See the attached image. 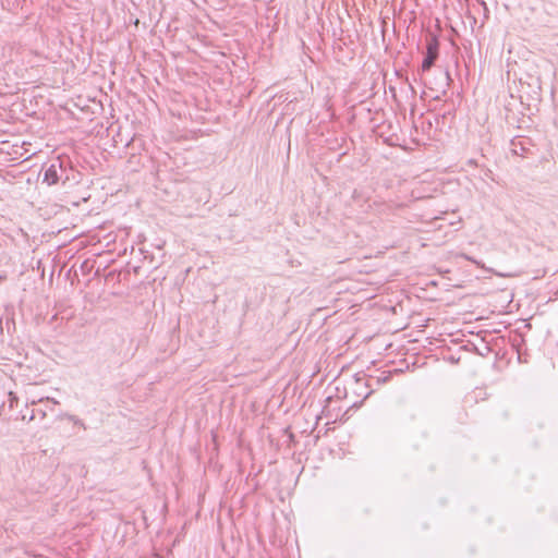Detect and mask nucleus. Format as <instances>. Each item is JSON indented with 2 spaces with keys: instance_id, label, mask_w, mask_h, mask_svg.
Here are the masks:
<instances>
[{
  "instance_id": "obj_1",
  "label": "nucleus",
  "mask_w": 558,
  "mask_h": 558,
  "mask_svg": "<svg viewBox=\"0 0 558 558\" xmlns=\"http://www.w3.org/2000/svg\"><path fill=\"white\" fill-rule=\"evenodd\" d=\"M386 122H388L386 134L389 133V135H386V145L402 146V143L405 142L404 129L409 126L405 110L399 112L395 111L392 118L387 119Z\"/></svg>"
},
{
  "instance_id": "obj_2",
  "label": "nucleus",
  "mask_w": 558,
  "mask_h": 558,
  "mask_svg": "<svg viewBox=\"0 0 558 558\" xmlns=\"http://www.w3.org/2000/svg\"><path fill=\"white\" fill-rule=\"evenodd\" d=\"M438 46L437 38L433 35H428L426 38V54L421 66L423 72L428 71L438 58Z\"/></svg>"
},
{
  "instance_id": "obj_3",
  "label": "nucleus",
  "mask_w": 558,
  "mask_h": 558,
  "mask_svg": "<svg viewBox=\"0 0 558 558\" xmlns=\"http://www.w3.org/2000/svg\"><path fill=\"white\" fill-rule=\"evenodd\" d=\"M65 173V169L60 159L53 160L44 172L43 182L48 185L57 184Z\"/></svg>"
},
{
  "instance_id": "obj_4",
  "label": "nucleus",
  "mask_w": 558,
  "mask_h": 558,
  "mask_svg": "<svg viewBox=\"0 0 558 558\" xmlns=\"http://www.w3.org/2000/svg\"><path fill=\"white\" fill-rule=\"evenodd\" d=\"M380 381H381L380 377H377V378L369 377L367 380L364 381V385L366 388H369L371 391H374V384L379 386Z\"/></svg>"
},
{
  "instance_id": "obj_5",
  "label": "nucleus",
  "mask_w": 558,
  "mask_h": 558,
  "mask_svg": "<svg viewBox=\"0 0 558 558\" xmlns=\"http://www.w3.org/2000/svg\"><path fill=\"white\" fill-rule=\"evenodd\" d=\"M465 258L468 260L472 262L473 264H475L477 267H482V268L484 267L481 262H478V260H476V259H474L472 257L466 256Z\"/></svg>"
},
{
  "instance_id": "obj_6",
  "label": "nucleus",
  "mask_w": 558,
  "mask_h": 558,
  "mask_svg": "<svg viewBox=\"0 0 558 558\" xmlns=\"http://www.w3.org/2000/svg\"><path fill=\"white\" fill-rule=\"evenodd\" d=\"M45 402H46V404H49V403L58 404V401H56L54 399H51V398H47Z\"/></svg>"
},
{
  "instance_id": "obj_7",
  "label": "nucleus",
  "mask_w": 558,
  "mask_h": 558,
  "mask_svg": "<svg viewBox=\"0 0 558 558\" xmlns=\"http://www.w3.org/2000/svg\"><path fill=\"white\" fill-rule=\"evenodd\" d=\"M74 423L77 425V426H82L84 429L86 428L84 423L81 421V420H75Z\"/></svg>"
},
{
  "instance_id": "obj_8",
  "label": "nucleus",
  "mask_w": 558,
  "mask_h": 558,
  "mask_svg": "<svg viewBox=\"0 0 558 558\" xmlns=\"http://www.w3.org/2000/svg\"><path fill=\"white\" fill-rule=\"evenodd\" d=\"M398 369H388L386 371V380L388 379V375H391L392 373H396Z\"/></svg>"
},
{
  "instance_id": "obj_9",
  "label": "nucleus",
  "mask_w": 558,
  "mask_h": 558,
  "mask_svg": "<svg viewBox=\"0 0 558 558\" xmlns=\"http://www.w3.org/2000/svg\"><path fill=\"white\" fill-rule=\"evenodd\" d=\"M379 20H380V27H381L380 33H381V36L384 37V19L380 17Z\"/></svg>"
},
{
  "instance_id": "obj_10",
  "label": "nucleus",
  "mask_w": 558,
  "mask_h": 558,
  "mask_svg": "<svg viewBox=\"0 0 558 558\" xmlns=\"http://www.w3.org/2000/svg\"><path fill=\"white\" fill-rule=\"evenodd\" d=\"M390 310L393 314H396V306H391Z\"/></svg>"
},
{
  "instance_id": "obj_11",
  "label": "nucleus",
  "mask_w": 558,
  "mask_h": 558,
  "mask_svg": "<svg viewBox=\"0 0 558 558\" xmlns=\"http://www.w3.org/2000/svg\"><path fill=\"white\" fill-rule=\"evenodd\" d=\"M444 75H445V80L447 82L449 80V75H448V73H445Z\"/></svg>"
},
{
  "instance_id": "obj_12",
  "label": "nucleus",
  "mask_w": 558,
  "mask_h": 558,
  "mask_svg": "<svg viewBox=\"0 0 558 558\" xmlns=\"http://www.w3.org/2000/svg\"><path fill=\"white\" fill-rule=\"evenodd\" d=\"M495 274H496L497 276H499V277H506V275L500 274V272H495Z\"/></svg>"
},
{
  "instance_id": "obj_13",
  "label": "nucleus",
  "mask_w": 558,
  "mask_h": 558,
  "mask_svg": "<svg viewBox=\"0 0 558 558\" xmlns=\"http://www.w3.org/2000/svg\"><path fill=\"white\" fill-rule=\"evenodd\" d=\"M364 380V378H357L356 384H360V381Z\"/></svg>"
}]
</instances>
